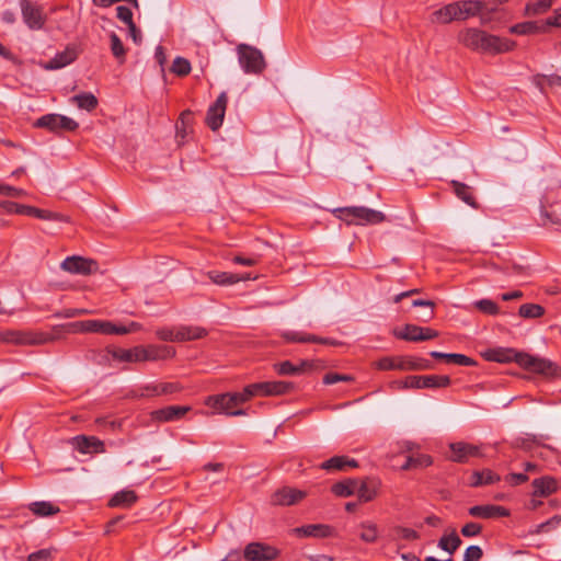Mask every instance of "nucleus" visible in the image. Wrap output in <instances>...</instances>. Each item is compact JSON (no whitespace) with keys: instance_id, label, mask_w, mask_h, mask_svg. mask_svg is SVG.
<instances>
[{"instance_id":"nucleus-1","label":"nucleus","mask_w":561,"mask_h":561,"mask_svg":"<svg viewBox=\"0 0 561 561\" xmlns=\"http://www.w3.org/2000/svg\"><path fill=\"white\" fill-rule=\"evenodd\" d=\"M463 47L480 54L499 55L514 49L515 42L493 35L479 27H466L457 34Z\"/></svg>"},{"instance_id":"nucleus-2","label":"nucleus","mask_w":561,"mask_h":561,"mask_svg":"<svg viewBox=\"0 0 561 561\" xmlns=\"http://www.w3.org/2000/svg\"><path fill=\"white\" fill-rule=\"evenodd\" d=\"M332 213L347 225H376L386 219L381 211L364 206L340 207Z\"/></svg>"},{"instance_id":"nucleus-3","label":"nucleus","mask_w":561,"mask_h":561,"mask_svg":"<svg viewBox=\"0 0 561 561\" xmlns=\"http://www.w3.org/2000/svg\"><path fill=\"white\" fill-rule=\"evenodd\" d=\"M245 403L241 392H226L219 394H211L205 399V404L218 413H224L230 416L245 415L243 409H239L241 404Z\"/></svg>"},{"instance_id":"nucleus-4","label":"nucleus","mask_w":561,"mask_h":561,"mask_svg":"<svg viewBox=\"0 0 561 561\" xmlns=\"http://www.w3.org/2000/svg\"><path fill=\"white\" fill-rule=\"evenodd\" d=\"M54 333L38 331H0V342L15 345H42L58 340Z\"/></svg>"},{"instance_id":"nucleus-5","label":"nucleus","mask_w":561,"mask_h":561,"mask_svg":"<svg viewBox=\"0 0 561 561\" xmlns=\"http://www.w3.org/2000/svg\"><path fill=\"white\" fill-rule=\"evenodd\" d=\"M238 60L245 73L260 75L266 67L262 51L247 44H239L237 47Z\"/></svg>"},{"instance_id":"nucleus-6","label":"nucleus","mask_w":561,"mask_h":561,"mask_svg":"<svg viewBox=\"0 0 561 561\" xmlns=\"http://www.w3.org/2000/svg\"><path fill=\"white\" fill-rule=\"evenodd\" d=\"M451 383L447 375L408 376L400 382L402 389H436L446 388Z\"/></svg>"},{"instance_id":"nucleus-7","label":"nucleus","mask_w":561,"mask_h":561,"mask_svg":"<svg viewBox=\"0 0 561 561\" xmlns=\"http://www.w3.org/2000/svg\"><path fill=\"white\" fill-rule=\"evenodd\" d=\"M34 126L37 128H44L48 131L60 134L62 131H73L79 127V124L65 115L50 113L41 116L34 123Z\"/></svg>"},{"instance_id":"nucleus-8","label":"nucleus","mask_w":561,"mask_h":561,"mask_svg":"<svg viewBox=\"0 0 561 561\" xmlns=\"http://www.w3.org/2000/svg\"><path fill=\"white\" fill-rule=\"evenodd\" d=\"M377 367L381 370H422L431 367V363L423 358L383 357L378 360Z\"/></svg>"},{"instance_id":"nucleus-9","label":"nucleus","mask_w":561,"mask_h":561,"mask_svg":"<svg viewBox=\"0 0 561 561\" xmlns=\"http://www.w3.org/2000/svg\"><path fill=\"white\" fill-rule=\"evenodd\" d=\"M21 12L24 23L28 28L37 31L43 28L46 16L43 8L31 0H21Z\"/></svg>"},{"instance_id":"nucleus-10","label":"nucleus","mask_w":561,"mask_h":561,"mask_svg":"<svg viewBox=\"0 0 561 561\" xmlns=\"http://www.w3.org/2000/svg\"><path fill=\"white\" fill-rule=\"evenodd\" d=\"M516 363L524 369L536 374L551 375L556 370L552 362L528 353L516 355Z\"/></svg>"},{"instance_id":"nucleus-11","label":"nucleus","mask_w":561,"mask_h":561,"mask_svg":"<svg viewBox=\"0 0 561 561\" xmlns=\"http://www.w3.org/2000/svg\"><path fill=\"white\" fill-rule=\"evenodd\" d=\"M60 268L71 274L90 275L99 270V264L94 260L72 255L61 262Z\"/></svg>"},{"instance_id":"nucleus-12","label":"nucleus","mask_w":561,"mask_h":561,"mask_svg":"<svg viewBox=\"0 0 561 561\" xmlns=\"http://www.w3.org/2000/svg\"><path fill=\"white\" fill-rule=\"evenodd\" d=\"M279 556V551L263 542H250L245 546L243 558L247 561H273Z\"/></svg>"},{"instance_id":"nucleus-13","label":"nucleus","mask_w":561,"mask_h":561,"mask_svg":"<svg viewBox=\"0 0 561 561\" xmlns=\"http://www.w3.org/2000/svg\"><path fill=\"white\" fill-rule=\"evenodd\" d=\"M394 334L398 339L411 342L428 341L438 336L436 330L415 324H405L401 331L394 332Z\"/></svg>"},{"instance_id":"nucleus-14","label":"nucleus","mask_w":561,"mask_h":561,"mask_svg":"<svg viewBox=\"0 0 561 561\" xmlns=\"http://www.w3.org/2000/svg\"><path fill=\"white\" fill-rule=\"evenodd\" d=\"M228 96L226 92H221L216 102L211 104L206 114V124L211 130H217L222 125Z\"/></svg>"},{"instance_id":"nucleus-15","label":"nucleus","mask_w":561,"mask_h":561,"mask_svg":"<svg viewBox=\"0 0 561 561\" xmlns=\"http://www.w3.org/2000/svg\"><path fill=\"white\" fill-rule=\"evenodd\" d=\"M450 455L449 460L458 463H465L470 458L480 457L481 450L477 445H472L465 442H456L449 444Z\"/></svg>"},{"instance_id":"nucleus-16","label":"nucleus","mask_w":561,"mask_h":561,"mask_svg":"<svg viewBox=\"0 0 561 561\" xmlns=\"http://www.w3.org/2000/svg\"><path fill=\"white\" fill-rule=\"evenodd\" d=\"M305 497L306 492L290 486H283L272 494L271 503L276 506H290Z\"/></svg>"},{"instance_id":"nucleus-17","label":"nucleus","mask_w":561,"mask_h":561,"mask_svg":"<svg viewBox=\"0 0 561 561\" xmlns=\"http://www.w3.org/2000/svg\"><path fill=\"white\" fill-rule=\"evenodd\" d=\"M71 445L80 454H102L105 451L104 442L95 436L77 435L71 439Z\"/></svg>"},{"instance_id":"nucleus-18","label":"nucleus","mask_w":561,"mask_h":561,"mask_svg":"<svg viewBox=\"0 0 561 561\" xmlns=\"http://www.w3.org/2000/svg\"><path fill=\"white\" fill-rule=\"evenodd\" d=\"M431 21L439 24H449L454 21H462L459 1L448 3L435 10L431 15Z\"/></svg>"},{"instance_id":"nucleus-19","label":"nucleus","mask_w":561,"mask_h":561,"mask_svg":"<svg viewBox=\"0 0 561 561\" xmlns=\"http://www.w3.org/2000/svg\"><path fill=\"white\" fill-rule=\"evenodd\" d=\"M188 411V405H169L151 412V419L154 422L165 423L181 420Z\"/></svg>"},{"instance_id":"nucleus-20","label":"nucleus","mask_w":561,"mask_h":561,"mask_svg":"<svg viewBox=\"0 0 561 561\" xmlns=\"http://www.w3.org/2000/svg\"><path fill=\"white\" fill-rule=\"evenodd\" d=\"M298 537L329 538L334 536V528L325 524H309L296 527L293 530Z\"/></svg>"},{"instance_id":"nucleus-21","label":"nucleus","mask_w":561,"mask_h":561,"mask_svg":"<svg viewBox=\"0 0 561 561\" xmlns=\"http://www.w3.org/2000/svg\"><path fill=\"white\" fill-rule=\"evenodd\" d=\"M107 321L104 320H84L61 325L67 332H93L106 333Z\"/></svg>"},{"instance_id":"nucleus-22","label":"nucleus","mask_w":561,"mask_h":561,"mask_svg":"<svg viewBox=\"0 0 561 561\" xmlns=\"http://www.w3.org/2000/svg\"><path fill=\"white\" fill-rule=\"evenodd\" d=\"M106 352L113 360L138 363L141 362L142 346H135L133 348L108 347Z\"/></svg>"},{"instance_id":"nucleus-23","label":"nucleus","mask_w":561,"mask_h":561,"mask_svg":"<svg viewBox=\"0 0 561 561\" xmlns=\"http://www.w3.org/2000/svg\"><path fill=\"white\" fill-rule=\"evenodd\" d=\"M469 515L477 518L490 519L508 516V511L499 505H476L468 510Z\"/></svg>"},{"instance_id":"nucleus-24","label":"nucleus","mask_w":561,"mask_h":561,"mask_svg":"<svg viewBox=\"0 0 561 561\" xmlns=\"http://www.w3.org/2000/svg\"><path fill=\"white\" fill-rule=\"evenodd\" d=\"M141 362L162 360L171 358L175 355V350L167 345H149L142 346Z\"/></svg>"},{"instance_id":"nucleus-25","label":"nucleus","mask_w":561,"mask_h":561,"mask_svg":"<svg viewBox=\"0 0 561 561\" xmlns=\"http://www.w3.org/2000/svg\"><path fill=\"white\" fill-rule=\"evenodd\" d=\"M282 336L287 341V342H294V343H321V344H330V345H336L337 343L335 341H332L330 339H323V337H318L317 335H313V334H307V333H304V332H298V331H286L282 334Z\"/></svg>"},{"instance_id":"nucleus-26","label":"nucleus","mask_w":561,"mask_h":561,"mask_svg":"<svg viewBox=\"0 0 561 561\" xmlns=\"http://www.w3.org/2000/svg\"><path fill=\"white\" fill-rule=\"evenodd\" d=\"M210 282H213L216 285L219 286H230L234 285L241 280L249 279L250 276H239L238 274L228 273V272H220V271H208L205 274Z\"/></svg>"},{"instance_id":"nucleus-27","label":"nucleus","mask_w":561,"mask_h":561,"mask_svg":"<svg viewBox=\"0 0 561 561\" xmlns=\"http://www.w3.org/2000/svg\"><path fill=\"white\" fill-rule=\"evenodd\" d=\"M501 481L500 474L491 469H483L481 471H473L470 477V485L473 488L491 485Z\"/></svg>"},{"instance_id":"nucleus-28","label":"nucleus","mask_w":561,"mask_h":561,"mask_svg":"<svg viewBox=\"0 0 561 561\" xmlns=\"http://www.w3.org/2000/svg\"><path fill=\"white\" fill-rule=\"evenodd\" d=\"M535 496H548L558 490V482L552 477H542L533 481Z\"/></svg>"},{"instance_id":"nucleus-29","label":"nucleus","mask_w":561,"mask_h":561,"mask_svg":"<svg viewBox=\"0 0 561 561\" xmlns=\"http://www.w3.org/2000/svg\"><path fill=\"white\" fill-rule=\"evenodd\" d=\"M430 355L435 359H444L449 364H455L459 366H474L477 363L473 358L466 356L463 354L457 353H442L438 351H433Z\"/></svg>"},{"instance_id":"nucleus-30","label":"nucleus","mask_w":561,"mask_h":561,"mask_svg":"<svg viewBox=\"0 0 561 561\" xmlns=\"http://www.w3.org/2000/svg\"><path fill=\"white\" fill-rule=\"evenodd\" d=\"M77 59V53L73 48H67L65 51L57 54L45 66V69L55 70L70 65Z\"/></svg>"},{"instance_id":"nucleus-31","label":"nucleus","mask_w":561,"mask_h":561,"mask_svg":"<svg viewBox=\"0 0 561 561\" xmlns=\"http://www.w3.org/2000/svg\"><path fill=\"white\" fill-rule=\"evenodd\" d=\"M311 366L312 364L308 360H301L299 365H294L291 362L285 360L279 364H275L274 368L277 374L282 376H295L301 374Z\"/></svg>"},{"instance_id":"nucleus-32","label":"nucleus","mask_w":561,"mask_h":561,"mask_svg":"<svg viewBox=\"0 0 561 561\" xmlns=\"http://www.w3.org/2000/svg\"><path fill=\"white\" fill-rule=\"evenodd\" d=\"M207 335V330L198 325H182L178 328V340L180 342L194 341Z\"/></svg>"},{"instance_id":"nucleus-33","label":"nucleus","mask_w":561,"mask_h":561,"mask_svg":"<svg viewBox=\"0 0 561 561\" xmlns=\"http://www.w3.org/2000/svg\"><path fill=\"white\" fill-rule=\"evenodd\" d=\"M507 0H478L480 2V22L485 25L491 22V14L496 12L499 7L505 3Z\"/></svg>"},{"instance_id":"nucleus-34","label":"nucleus","mask_w":561,"mask_h":561,"mask_svg":"<svg viewBox=\"0 0 561 561\" xmlns=\"http://www.w3.org/2000/svg\"><path fill=\"white\" fill-rule=\"evenodd\" d=\"M321 469L343 471L346 467H357V462L354 459H350L346 456H334L321 463Z\"/></svg>"},{"instance_id":"nucleus-35","label":"nucleus","mask_w":561,"mask_h":561,"mask_svg":"<svg viewBox=\"0 0 561 561\" xmlns=\"http://www.w3.org/2000/svg\"><path fill=\"white\" fill-rule=\"evenodd\" d=\"M137 500V495L133 490H122L114 494L108 505L112 507H130Z\"/></svg>"},{"instance_id":"nucleus-36","label":"nucleus","mask_w":561,"mask_h":561,"mask_svg":"<svg viewBox=\"0 0 561 561\" xmlns=\"http://www.w3.org/2000/svg\"><path fill=\"white\" fill-rule=\"evenodd\" d=\"M71 102L75 103L79 108L91 112L98 106V99L90 92L73 95Z\"/></svg>"},{"instance_id":"nucleus-37","label":"nucleus","mask_w":561,"mask_h":561,"mask_svg":"<svg viewBox=\"0 0 561 561\" xmlns=\"http://www.w3.org/2000/svg\"><path fill=\"white\" fill-rule=\"evenodd\" d=\"M30 510L33 514L41 517L51 516L59 513L60 511L58 506L47 501L33 502L30 504Z\"/></svg>"},{"instance_id":"nucleus-38","label":"nucleus","mask_w":561,"mask_h":561,"mask_svg":"<svg viewBox=\"0 0 561 561\" xmlns=\"http://www.w3.org/2000/svg\"><path fill=\"white\" fill-rule=\"evenodd\" d=\"M522 352H515L512 348H497L492 350L488 358L490 360L499 362V363H508L512 360L516 362V355H519Z\"/></svg>"},{"instance_id":"nucleus-39","label":"nucleus","mask_w":561,"mask_h":561,"mask_svg":"<svg viewBox=\"0 0 561 561\" xmlns=\"http://www.w3.org/2000/svg\"><path fill=\"white\" fill-rule=\"evenodd\" d=\"M357 488V481L356 480H346L342 482H337L332 485V492L336 496L341 497H348L353 494H355Z\"/></svg>"},{"instance_id":"nucleus-40","label":"nucleus","mask_w":561,"mask_h":561,"mask_svg":"<svg viewBox=\"0 0 561 561\" xmlns=\"http://www.w3.org/2000/svg\"><path fill=\"white\" fill-rule=\"evenodd\" d=\"M460 545L461 539L455 530H453L449 536H443L438 540V547L450 554H453L460 547Z\"/></svg>"},{"instance_id":"nucleus-41","label":"nucleus","mask_w":561,"mask_h":561,"mask_svg":"<svg viewBox=\"0 0 561 561\" xmlns=\"http://www.w3.org/2000/svg\"><path fill=\"white\" fill-rule=\"evenodd\" d=\"M453 185L457 197H459L461 201H463L466 204L472 207L476 206V199L474 196L472 195L470 186L457 181H453Z\"/></svg>"},{"instance_id":"nucleus-42","label":"nucleus","mask_w":561,"mask_h":561,"mask_svg":"<svg viewBox=\"0 0 561 561\" xmlns=\"http://www.w3.org/2000/svg\"><path fill=\"white\" fill-rule=\"evenodd\" d=\"M518 314L525 319H537L545 314V308L538 304H524L519 307Z\"/></svg>"},{"instance_id":"nucleus-43","label":"nucleus","mask_w":561,"mask_h":561,"mask_svg":"<svg viewBox=\"0 0 561 561\" xmlns=\"http://www.w3.org/2000/svg\"><path fill=\"white\" fill-rule=\"evenodd\" d=\"M480 4L481 3L478 2V0H461V1H459L462 21H465L469 18H473V16L480 18V12H479Z\"/></svg>"},{"instance_id":"nucleus-44","label":"nucleus","mask_w":561,"mask_h":561,"mask_svg":"<svg viewBox=\"0 0 561 561\" xmlns=\"http://www.w3.org/2000/svg\"><path fill=\"white\" fill-rule=\"evenodd\" d=\"M110 39H111V51H112L113 56L118 60L119 64H124L126 50H125V47H124L121 38L118 37V35L116 33L112 32L110 35Z\"/></svg>"},{"instance_id":"nucleus-45","label":"nucleus","mask_w":561,"mask_h":561,"mask_svg":"<svg viewBox=\"0 0 561 561\" xmlns=\"http://www.w3.org/2000/svg\"><path fill=\"white\" fill-rule=\"evenodd\" d=\"M542 26H539L536 22H522L510 27V32L518 35L534 34L541 31Z\"/></svg>"},{"instance_id":"nucleus-46","label":"nucleus","mask_w":561,"mask_h":561,"mask_svg":"<svg viewBox=\"0 0 561 561\" xmlns=\"http://www.w3.org/2000/svg\"><path fill=\"white\" fill-rule=\"evenodd\" d=\"M191 69H192V67H191V62L188 61V59L178 56L173 60L170 70L172 73H174L179 77H185L191 72Z\"/></svg>"},{"instance_id":"nucleus-47","label":"nucleus","mask_w":561,"mask_h":561,"mask_svg":"<svg viewBox=\"0 0 561 561\" xmlns=\"http://www.w3.org/2000/svg\"><path fill=\"white\" fill-rule=\"evenodd\" d=\"M358 499L363 502H369L376 496V488L375 485L367 482H357V488L355 492Z\"/></svg>"},{"instance_id":"nucleus-48","label":"nucleus","mask_w":561,"mask_h":561,"mask_svg":"<svg viewBox=\"0 0 561 561\" xmlns=\"http://www.w3.org/2000/svg\"><path fill=\"white\" fill-rule=\"evenodd\" d=\"M362 533L359 537L365 542H375L378 538V527L374 523H363L360 524Z\"/></svg>"},{"instance_id":"nucleus-49","label":"nucleus","mask_w":561,"mask_h":561,"mask_svg":"<svg viewBox=\"0 0 561 561\" xmlns=\"http://www.w3.org/2000/svg\"><path fill=\"white\" fill-rule=\"evenodd\" d=\"M541 225L545 227L548 226H561V215L557 213L556 209L548 210L546 208L541 209L540 213Z\"/></svg>"},{"instance_id":"nucleus-50","label":"nucleus","mask_w":561,"mask_h":561,"mask_svg":"<svg viewBox=\"0 0 561 561\" xmlns=\"http://www.w3.org/2000/svg\"><path fill=\"white\" fill-rule=\"evenodd\" d=\"M293 389V383L288 381H268L267 396H280L288 393Z\"/></svg>"},{"instance_id":"nucleus-51","label":"nucleus","mask_w":561,"mask_h":561,"mask_svg":"<svg viewBox=\"0 0 561 561\" xmlns=\"http://www.w3.org/2000/svg\"><path fill=\"white\" fill-rule=\"evenodd\" d=\"M474 307L481 312L495 316L500 312L499 306L491 299H480L474 302Z\"/></svg>"},{"instance_id":"nucleus-52","label":"nucleus","mask_w":561,"mask_h":561,"mask_svg":"<svg viewBox=\"0 0 561 561\" xmlns=\"http://www.w3.org/2000/svg\"><path fill=\"white\" fill-rule=\"evenodd\" d=\"M551 5V0H536L526 5V12L528 14H540L546 12Z\"/></svg>"},{"instance_id":"nucleus-53","label":"nucleus","mask_w":561,"mask_h":561,"mask_svg":"<svg viewBox=\"0 0 561 561\" xmlns=\"http://www.w3.org/2000/svg\"><path fill=\"white\" fill-rule=\"evenodd\" d=\"M36 218L42 220H53V221H65L68 222L69 218L55 211H50L47 209L37 208Z\"/></svg>"},{"instance_id":"nucleus-54","label":"nucleus","mask_w":561,"mask_h":561,"mask_svg":"<svg viewBox=\"0 0 561 561\" xmlns=\"http://www.w3.org/2000/svg\"><path fill=\"white\" fill-rule=\"evenodd\" d=\"M393 531L396 533L397 537L404 540H417L420 538V535L417 531L411 528L397 526Z\"/></svg>"},{"instance_id":"nucleus-55","label":"nucleus","mask_w":561,"mask_h":561,"mask_svg":"<svg viewBox=\"0 0 561 561\" xmlns=\"http://www.w3.org/2000/svg\"><path fill=\"white\" fill-rule=\"evenodd\" d=\"M0 195L19 198L25 196L26 192L22 188L0 183Z\"/></svg>"},{"instance_id":"nucleus-56","label":"nucleus","mask_w":561,"mask_h":561,"mask_svg":"<svg viewBox=\"0 0 561 561\" xmlns=\"http://www.w3.org/2000/svg\"><path fill=\"white\" fill-rule=\"evenodd\" d=\"M561 526V516L556 515L549 520L541 523L537 526V533L543 534L550 531L552 528Z\"/></svg>"},{"instance_id":"nucleus-57","label":"nucleus","mask_w":561,"mask_h":561,"mask_svg":"<svg viewBox=\"0 0 561 561\" xmlns=\"http://www.w3.org/2000/svg\"><path fill=\"white\" fill-rule=\"evenodd\" d=\"M483 556L481 547L472 545L469 546L463 554V561H479Z\"/></svg>"},{"instance_id":"nucleus-58","label":"nucleus","mask_w":561,"mask_h":561,"mask_svg":"<svg viewBox=\"0 0 561 561\" xmlns=\"http://www.w3.org/2000/svg\"><path fill=\"white\" fill-rule=\"evenodd\" d=\"M411 456H412L414 469L426 468L433 463V458L430 455L417 454V455H411Z\"/></svg>"},{"instance_id":"nucleus-59","label":"nucleus","mask_w":561,"mask_h":561,"mask_svg":"<svg viewBox=\"0 0 561 561\" xmlns=\"http://www.w3.org/2000/svg\"><path fill=\"white\" fill-rule=\"evenodd\" d=\"M157 336L162 341L180 342L178 340V329L163 328L157 331Z\"/></svg>"},{"instance_id":"nucleus-60","label":"nucleus","mask_w":561,"mask_h":561,"mask_svg":"<svg viewBox=\"0 0 561 561\" xmlns=\"http://www.w3.org/2000/svg\"><path fill=\"white\" fill-rule=\"evenodd\" d=\"M353 377L350 375H342L336 373H329L323 377V383L325 385H334L340 381H352Z\"/></svg>"},{"instance_id":"nucleus-61","label":"nucleus","mask_w":561,"mask_h":561,"mask_svg":"<svg viewBox=\"0 0 561 561\" xmlns=\"http://www.w3.org/2000/svg\"><path fill=\"white\" fill-rule=\"evenodd\" d=\"M482 531V526L478 523H467L462 528H461V535L465 536V537H476L478 535H480V533Z\"/></svg>"},{"instance_id":"nucleus-62","label":"nucleus","mask_w":561,"mask_h":561,"mask_svg":"<svg viewBox=\"0 0 561 561\" xmlns=\"http://www.w3.org/2000/svg\"><path fill=\"white\" fill-rule=\"evenodd\" d=\"M117 18L125 23L127 26L133 24V12L128 7L125 5H118L116 8Z\"/></svg>"},{"instance_id":"nucleus-63","label":"nucleus","mask_w":561,"mask_h":561,"mask_svg":"<svg viewBox=\"0 0 561 561\" xmlns=\"http://www.w3.org/2000/svg\"><path fill=\"white\" fill-rule=\"evenodd\" d=\"M528 476L526 473H510L505 476L504 480L510 485H519L528 481Z\"/></svg>"},{"instance_id":"nucleus-64","label":"nucleus","mask_w":561,"mask_h":561,"mask_svg":"<svg viewBox=\"0 0 561 561\" xmlns=\"http://www.w3.org/2000/svg\"><path fill=\"white\" fill-rule=\"evenodd\" d=\"M50 559V551L43 549L31 553L27 561H48Z\"/></svg>"}]
</instances>
